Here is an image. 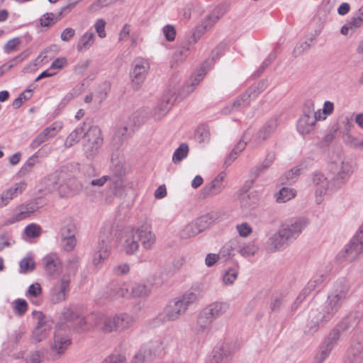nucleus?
Masks as SVG:
<instances>
[{"label":"nucleus","instance_id":"f257e3e1","mask_svg":"<svg viewBox=\"0 0 363 363\" xmlns=\"http://www.w3.org/2000/svg\"><path fill=\"white\" fill-rule=\"evenodd\" d=\"M348 294L349 286L347 284L339 286L328 296L327 301L321 311L311 310L307 325L308 332L314 333L318 330L320 326L332 320L348 298Z\"/></svg>","mask_w":363,"mask_h":363},{"label":"nucleus","instance_id":"f03ea898","mask_svg":"<svg viewBox=\"0 0 363 363\" xmlns=\"http://www.w3.org/2000/svg\"><path fill=\"white\" fill-rule=\"evenodd\" d=\"M228 6L220 4L208 14L198 26L194 32L182 43L180 48L174 53V57L177 61H183L190 53L194 45L201 35L212 26L227 12Z\"/></svg>","mask_w":363,"mask_h":363},{"label":"nucleus","instance_id":"7ed1b4c3","mask_svg":"<svg viewBox=\"0 0 363 363\" xmlns=\"http://www.w3.org/2000/svg\"><path fill=\"white\" fill-rule=\"evenodd\" d=\"M352 173L351 164L345 162H342L340 167H336L333 176L330 178V182L323 174L314 173L312 177V185L315 189L316 203L321 202L322 196L326 194L329 187L331 189L340 188L348 180Z\"/></svg>","mask_w":363,"mask_h":363},{"label":"nucleus","instance_id":"20e7f679","mask_svg":"<svg viewBox=\"0 0 363 363\" xmlns=\"http://www.w3.org/2000/svg\"><path fill=\"white\" fill-rule=\"evenodd\" d=\"M278 127V121L277 118H272L267 121L262 128L256 133V134L250 139V135L248 131H246L241 140L237 143L233 147L231 152L229 153L228 157L224 162L225 167L230 166L232 162L238 157L239 153H240L246 147L248 141H250V145L252 147H257L267 140L271 135L276 130Z\"/></svg>","mask_w":363,"mask_h":363},{"label":"nucleus","instance_id":"39448f33","mask_svg":"<svg viewBox=\"0 0 363 363\" xmlns=\"http://www.w3.org/2000/svg\"><path fill=\"white\" fill-rule=\"evenodd\" d=\"M89 320L93 322L94 327L106 333L125 330L130 326L133 320L127 313L111 316L101 312L91 313Z\"/></svg>","mask_w":363,"mask_h":363},{"label":"nucleus","instance_id":"423d86ee","mask_svg":"<svg viewBox=\"0 0 363 363\" xmlns=\"http://www.w3.org/2000/svg\"><path fill=\"white\" fill-rule=\"evenodd\" d=\"M196 295L192 291H188L179 298L169 302L164 313L160 315L162 320L173 321L177 320L186 311L189 306L196 300Z\"/></svg>","mask_w":363,"mask_h":363},{"label":"nucleus","instance_id":"0eeeda50","mask_svg":"<svg viewBox=\"0 0 363 363\" xmlns=\"http://www.w3.org/2000/svg\"><path fill=\"white\" fill-rule=\"evenodd\" d=\"M138 113H133L128 121L125 124H122L116 127L113 135V142L116 146H121L128 140L134 133L135 127L140 124Z\"/></svg>","mask_w":363,"mask_h":363},{"label":"nucleus","instance_id":"6e6552de","mask_svg":"<svg viewBox=\"0 0 363 363\" xmlns=\"http://www.w3.org/2000/svg\"><path fill=\"white\" fill-rule=\"evenodd\" d=\"M84 151L89 159H92L99 152L103 144L101 129L96 125L89 127L86 132Z\"/></svg>","mask_w":363,"mask_h":363},{"label":"nucleus","instance_id":"1a4fd4ad","mask_svg":"<svg viewBox=\"0 0 363 363\" xmlns=\"http://www.w3.org/2000/svg\"><path fill=\"white\" fill-rule=\"evenodd\" d=\"M362 252H363V224L345 246L344 251L339 253L338 256H342L348 261H353Z\"/></svg>","mask_w":363,"mask_h":363},{"label":"nucleus","instance_id":"9d476101","mask_svg":"<svg viewBox=\"0 0 363 363\" xmlns=\"http://www.w3.org/2000/svg\"><path fill=\"white\" fill-rule=\"evenodd\" d=\"M308 220L305 218H295L281 224V230L286 238L291 242L301 233L308 225Z\"/></svg>","mask_w":363,"mask_h":363},{"label":"nucleus","instance_id":"9b49d317","mask_svg":"<svg viewBox=\"0 0 363 363\" xmlns=\"http://www.w3.org/2000/svg\"><path fill=\"white\" fill-rule=\"evenodd\" d=\"M130 296V285L125 282L112 281L106 287L104 297L111 300Z\"/></svg>","mask_w":363,"mask_h":363},{"label":"nucleus","instance_id":"f8f14e48","mask_svg":"<svg viewBox=\"0 0 363 363\" xmlns=\"http://www.w3.org/2000/svg\"><path fill=\"white\" fill-rule=\"evenodd\" d=\"M70 290V282L66 277L57 281L50 290V300L53 303L62 302L66 299V294Z\"/></svg>","mask_w":363,"mask_h":363},{"label":"nucleus","instance_id":"ddd939ff","mask_svg":"<svg viewBox=\"0 0 363 363\" xmlns=\"http://www.w3.org/2000/svg\"><path fill=\"white\" fill-rule=\"evenodd\" d=\"M149 63L143 58H138L133 62V69L130 72V78L133 84L140 85L145 79L148 69Z\"/></svg>","mask_w":363,"mask_h":363},{"label":"nucleus","instance_id":"4468645a","mask_svg":"<svg viewBox=\"0 0 363 363\" xmlns=\"http://www.w3.org/2000/svg\"><path fill=\"white\" fill-rule=\"evenodd\" d=\"M61 128L62 123L60 122L53 123L50 126L45 128L31 141L30 147L32 149L38 148L43 143L55 136Z\"/></svg>","mask_w":363,"mask_h":363},{"label":"nucleus","instance_id":"2eb2a0df","mask_svg":"<svg viewBox=\"0 0 363 363\" xmlns=\"http://www.w3.org/2000/svg\"><path fill=\"white\" fill-rule=\"evenodd\" d=\"M135 236L140 242L143 247L145 250H150L154 246L156 238L154 233L150 230V227L147 225H142L139 228H134Z\"/></svg>","mask_w":363,"mask_h":363},{"label":"nucleus","instance_id":"dca6fc26","mask_svg":"<svg viewBox=\"0 0 363 363\" xmlns=\"http://www.w3.org/2000/svg\"><path fill=\"white\" fill-rule=\"evenodd\" d=\"M261 91L255 86L250 87L240 97L238 98L232 104L231 111H235L250 104L252 99H255Z\"/></svg>","mask_w":363,"mask_h":363},{"label":"nucleus","instance_id":"f3484780","mask_svg":"<svg viewBox=\"0 0 363 363\" xmlns=\"http://www.w3.org/2000/svg\"><path fill=\"white\" fill-rule=\"evenodd\" d=\"M289 243L290 241L280 228L277 233L269 238L267 242V247L268 251L274 252L285 247Z\"/></svg>","mask_w":363,"mask_h":363},{"label":"nucleus","instance_id":"a211bd4d","mask_svg":"<svg viewBox=\"0 0 363 363\" xmlns=\"http://www.w3.org/2000/svg\"><path fill=\"white\" fill-rule=\"evenodd\" d=\"M232 352L227 344L216 347L213 350V355L208 363H231Z\"/></svg>","mask_w":363,"mask_h":363},{"label":"nucleus","instance_id":"6ab92c4d","mask_svg":"<svg viewBox=\"0 0 363 363\" xmlns=\"http://www.w3.org/2000/svg\"><path fill=\"white\" fill-rule=\"evenodd\" d=\"M224 174H220L209 184H206L201 190V194L203 198L209 196H215L220 193L224 189Z\"/></svg>","mask_w":363,"mask_h":363},{"label":"nucleus","instance_id":"aec40b11","mask_svg":"<svg viewBox=\"0 0 363 363\" xmlns=\"http://www.w3.org/2000/svg\"><path fill=\"white\" fill-rule=\"evenodd\" d=\"M229 309V305L225 302H213L202 311L213 320L224 315Z\"/></svg>","mask_w":363,"mask_h":363},{"label":"nucleus","instance_id":"412c9836","mask_svg":"<svg viewBox=\"0 0 363 363\" xmlns=\"http://www.w3.org/2000/svg\"><path fill=\"white\" fill-rule=\"evenodd\" d=\"M361 317L362 315L360 313L357 311L351 312L342 318L335 326V328L338 329L339 332H344L352 328H354L360 322Z\"/></svg>","mask_w":363,"mask_h":363},{"label":"nucleus","instance_id":"4be33fe9","mask_svg":"<svg viewBox=\"0 0 363 363\" xmlns=\"http://www.w3.org/2000/svg\"><path fill=\"white\" fill-rule=\"evenodd\" d=\"M43 261L45 269L48 274L55 275L60 272L62 269V262L56 254L46 255Z\"/></svg>","mask_w":363,"mask_h":363},{"label":"nucleus","instance_id":"5701e85b","mask_svg":"<svg viewBox=\"0 0 363 363\" xmlns=\"http://www.w3.org/2000/svg\"><path fill=\"white\" fill-rule=\"evenodd\" d=\"M71 344V340L69 336L62 335L58 329L55 334L54 343L52 346V350L58 356L64 354L69 345Z\"/></svg>","mask_w":363,"mask_h":363},{"label":"nucleus","instance_id":"b1692460","mask_svg":"<svg viewBox=\"0 0 363 363\" xmlns=\"http://www.w3.org/2000/svg\"><path fill=\"white\" fill-rule=\"evenodd\" d=\"M71 344V340L69 336L62 335L58 329L55 334L54 343L52 346V350L58 356L64 354L69 345Z\"/></svg>","mask_w":363,"mask_h":363},{"label":"nucleus","instance_id":"393cba45","mask_svg":"<svg viewBox=\"0 0 363 363\" xmlns=\"http://www.w3.org/2000/svg\"><path fill=\"white\" fill-rule=\"evenodd\" d=\"M89 127H91L89 123L84 122L82 125H78L66 138L65 145L69 147L77 143L83 137L86 138V132Z\"/></svg>","mask_w":363,"mask_h":363},{"label":"nucleus","instance_id":"a878e982","mask_svg":"<svg viewBox=\"0 0 363 363\" xmlns=\"http://www.w3.org/2000/svg\"><path fill=\"white\" fill-rule=\"evenodd\" d=\"M26 184L21 182L16 184L0 195V208L6 206L9 201L26 189Z\"/></svg>","mask_w":363,"mask_h":363},{"label":"nucleus","instance_id":"bb28decb","mask_svg":"<svg viewBox=\"0 0 363 363\" xmlns=\"http://www.w3.org/2000/svg\"><path fill=\"white\" fill-rule=\"evenodd\" d=\"M315 123V116L302 115L297 123V130L301 135L305 136L313 130Z\"/></svg>","mask_w":363,"mask_h":363},{"label":"nucleus","instance_id":"cd10ccee","mask_svg":"<svg viewBox=\"0 0 363 363\" xmlns=\"http://www.w3.org/2000/svg\"><path fill=\"white\" fill-rule=\"evenodd\" d=\"M313 163V160L310 158L306 160L303 162L301 164V168L298 167H295L292 168L291 170L286 172L284 175L281 177V183H286L289 184H294L297 177L299 176L301 169L303 168H307L308 166H311Z\"/></svg>","mask_w":363,"mask_h":363},{"label":"nucleus","instance_id":"c85d7f7f","mask_svg":"<svg viewBox=\"0 0 363 363\" xmlns=\"http://www.w3.org/2000/svg\"><path fill=\"white\" fill-rule=\"evenodd\" d=\"M172 95L164 94L157 105L154 111V117L156 120L162 118L171 109L172 103L171 101Z\"/></svg>","mask_w":363,"mask_h":363},{"label":"nucleus","instance_id":"c756f323","mask_svg":"<svg viewBox=\"0 0 363 363\" xmlns=\"http://www.w3.org/2000/svg\"><path fill=\"white\" fill-rule=\"evenodd\" d=\"M123 249L127 255H133L139 249V242L135 236L134 228L128 231L125 235Z\"/></svg>","mask_w":363,"mask_h":363},{"label":"nucleus","instance_id":"7c9ffc66","mask_svg":"<svg viewBox=\"0 0 363 363\" xmlns=\"http://www.w3.org/2000/svg\"><path fill=\"white\" fill-rule=\"evenodd\" d=\"M287 296L286 291L274 292L270 298L269 308L272 312L278 313L284 305V299Z\"/></svg>","mask_w":363,"mask_h":363},{"label":"nucleus","instance_id":"2f4dec72","mask_svg":"<svg viewBox=\"0 0 363 363\" xmlns=\"http://www.w3.org/2000/svg\"><path fill=\"white\" fill-rule=\"evenodd\" d=\"M223 219V218H218L216 213H210L200 216L196 220V222L197 223V225L201 231H203L209 228L211 225L216 223V222H219Z\"/></svg>","mask_w":363,"mask_h":363},{"label":"nucleus","instance_id":"473e14b6","mask_svg":"<svg viewBox=\"0 0 363 363\" xmlns=\"http://www.w3.org/2000/svg\"><path fill=\"white\" fill-rule=\"evenodd\" d=\"M213 321V320H211L203 311H201L198 316L195 328L196 333L200 334L208 332Z\"/></svg>","mask_w":363,"mask_h":363},{"label":"nucleus","instance_id":"72a5a7b5","mask_svg":"<svg viewBox=\"0 0 363 363\" xmlns=\"http://www.w3.org/2000/svg\"><path fill=\"white\" fill-rule=\"evenodd\" d=\"M94 43V33L91 30H87L78 42L77 49L79 52H84L91 48Z\"/></svg>","mask_w":363,"mask_h":363},{"label":"nucleus","instance_id":"f704fd0d","mask_svg":"<svg viewBox=\"0 0 363 363\" xmlns=\"http://www.w3.org/2000/svg\"><path fill=\"white\" fill-rule=\"evenodd\" d=\"M109 246L104 240L99 243L98 250L93 257V263L98 267L100 263L108 257Z\"/></svg>","mask_w":363,"mask_h":363},{"label":"nucleus","instance_id":"c9c22d12","mask_svg":"<svg viewBox=\"0 0 363 363\" xmlns=\"http://www.w3.org/2000/svg\"><path fill=\"white\" fill-rule=\"evenodd\" d=\"M79 260L76 256L72 257L69 260L67 261L65 269L66 272L62 277H66L71 282L72 277H74L79 269Z\"/></svg>","mask_w":363,"mask_h":363},{"label":"nucleus","instance_id":"e433bc0d","mask_svg":"<svg viewBox=\"0 0 363 363\" xmlns=\"http://www.w3.org/2000/svg\"><path fill=\"white\" fill-rule=\"evenodd\" d=\"M164 348V346L162 341L160 339H156L150 341L148 345L143 350H146V353L152 358V357L160 354Z\"/></svg>","mask_w":363,"mask_h":363},{"label":"nucleus","instance_id":"4c0bfd02","mask_svg":"<svg viewBox=\"0 0 363 363\" xmlns=\"http://www.w3.org/2000/svg\"><path fill=\"white\" fill-rule=\"evenodd\" d=\"M130 296L145 298L150 295V288L148 285L135 283L131 287Z\"/></svg>","mask_w":363,"mask_h":363},{"label":"nucleus","instance_id":"58836bf2","mask_svg":"<svg viewBox=\"0 0 363 363\" xmlns=\"http://www.w3.org/2000/svg\"><path fill=\"white\" fill-rule=\"evenodd\" d=\"M340 337V332L338 329L334 328L328 336L325 337V342L323 345V347L331 352L334 346L336 345Z\"/></svg>","mask_w":363,"mask_h":363},{"label":"nucleus","instance_id":"ea45409f","mask_svg":"<svg viewBox=\"0 0 363 363\" xmlns=\"http://www.w3.org/2000/svg\"><path fill=\"white\" fill-rule=\"evenodd\" d=\"M362 359L360 346L357 348L350 347L347 350L344 363H362Z\"/></svg>","mask_w":363,"mask_h":363},{"label":"nucleus","instance_id":"a19ab883","mask_svg":"<svg viewBox=\"0 0 363 363\" xmlns=\"http://www.w3.org/2000/svg\"><path fill=\"white\" fill-rule=\"evenodd\" d=\"M330 269L319 270L308 281L309 287L315 289L321 287L324 281L326 280Z\"/></svg>","mask_w":363,"mask_h":363},{"label":"nucleus","instance_id":"79ce46f5","mask_svg":"<svg viewBox=\"0 0 363 363\" xmlns=\"http://www.w3.org/2000/svg\"><path fill=\"white\" fill-rule=\"evenodd\" d=\"M35 211V208L30 205L21 206L18 213H16L13 218L9 221V223H13L17 221L27 218Z\"/></svg>","mask_w":363,"mask_h":363},{"label":"nucleus","instance_id":"37998d69","mask_svg":"<svg viewBox=\"0 0 363 363\" xmlns=\"http://www.w3.org/2000/svg\"><path fill=\"white\" fill-rule=\"evenodd\" d=\"M296 196V191L288 187L281 188L276 194V201L278 203H285Z\"/></svg>","mask_w":363,"mask_h":363},{"label":"nucleus","instance_id":"c03bdc74","mask_svg":"<svg viewBox=\"0 0 363 363\" xmlns=\"http://www.w3.org/2000/svg\"><path fill=\"white\" fill-rule=\"evenodd\" d=\"M33 318L37 321V325L35 328H43L47 329H51L52 323L49 318L46 317L41 311H33Z\"/></svg>","mask_w":363,"mask_h":363},{"label":"nucleus","instance_id":"a18cd8bd","mask_svg":"<svg viewBox=\"0 0 363 363\" xmlns=\"http://www.w3.org/2000/svg\"><path fill=\"white\" fill-rule=\"evenodd\" d=\"M89 317L90 315L86 318L79 315L78 320L72 325L74 330L77 332H83L90 329L93 326V322L89 320Z\"/></svg>","mask_w":363,"mask_h":363},{"label":"nucleus","instance_id":"49530a36","mask_svg":"<svg viewBox=\"0 0 363 363\" xmlns=\"http://www.w3.org/2000/svg\"><path fill=\"white\" fill-rule=\"evenodd\" d=\"M60 18L61 16H59V13L57 15L53 13H45L40 18L39 22L43 27H50L55 24Z\"/></svg>","mask_w":363,"mask_h":363},{"label":"nucleus","instance_id":"de8ad7c7","mask_svg":"<svg viewBox=\"0 0 363 363\" xmlns=\"http://www.w3.org/2000/svg\"><path fill=\"white\" fill-rule=\"evenodd\" d=\"M189 152V146L186 143H182L178 148L175 150L172 156V161L174 163L180 162L182 160L186 158Z\"/></svg>","mask_w":363,"mask_h":363},{"label":"nucleus","instance_id":"09e8293b","mask_svg":"<svg viewBox=\"0 0 363 363\" xmlns=\"http://www.w3.org/2000/svg\"><path fill=\"white\" fill-rule=\"evenodd\" d=\"M79 314L72 308H64L61 313V319L71 323L73 325L79 318Z\"/></svg>","mask_w":363,"mask_h":363},{"label":"nucleus","instance_id":"8fccbe9b","mask_svg":"<svg viewBox=\"0 0 363 363\" xmlns=\"http://www.w3.org/2000/svg\"><path fill=\"white\" fill-rule=\"evenodd\" d=\"M201 232V230L199 228L197 223L195 221L194 223H189L185 226L182 232V237L184 238H191L197 235Z\"/></svg>","mask_w":363,"mask_h":363},{"label":"nucleus","instance_id":"3c124183","mask_svg":"<svg viewBox=\"0 0 363 363\" xmlns=\"http://www.w3.org/2000/svg\"><path fill=\"white\" fill-rule=\"evenodd\" d=\"M195 138L200 143H208L210 140L208 128L204 125H199L196 130Z\"/></svg>","mask_w":363,"mask_h":363},{"label":"nucleus","instance_id":"603ef678","mask_svg":"<svg viewBox=\"0 0 363 363\" xmlns=\"http://www.w3.org/2000/svg\"><path fill=\"white\" fill-rule=\"evenodd\" d=\"M38 162V155L37 153L33 155L31 157H30L27 161L25 162V164L23 165V167L21 168L19 171V174L21 176H26L28 174L35 164Z\"/></svg>","mask_w":363,"mask_h":363},{"label":"nucleus","instance_id":"864d4df0","mask_svg":"<svg viewBox=\"0 0 363 363\" xmlns=\"http://www.w3.org/2000/svg\"><path fill=\"white\" fill-rule=\"evenodd\" d=\"M240 248L238 247V241L236 239H233L227 242L221 249L220 252L223 253L224 256L232 257L234 256L235 251L238 252Z\"/></svg>","mask_w":363,"mask_h":363},{"label":"nucleus","instance_id":"5fc2aeb1","mask_svg":"<svg viewBox=\"0 0 363 363\" xmlns=\"http://www.w3.org/2000/svg\"><path fill=\"white\" fill-rule=\"evenodd\" d=\"M240 248L238 247V241L236 239H233L227 242L221 249L220 252L223 253L224 256L232 257L234 256L235 251L238 252Z\"/></svg>","mask_w":363,"mask_h":363},{"label":"nucleus","instance_id":"6e6d98bb","mask_svg":"<svg viewBox=\"0 0 363 363\" xmlns=\"http://www.w3.org/2000/svg\"><path fill=\"white\" fill-rule=\"evenodd\" d=\"M13 311L19 315H23L28 310V305L26 300L21 298H17L13 302Z\"/></svg>","mask_w":363,"mask_h":363},{"label":"nucleus","instance_id":"4d7b16f0","mask_svg":"<svg viewBox=\"0 0 363 363\" xmlns=\"http://www.w3.org/2000/svg\"><path fill=\"white\" fill-rule=\"evenodd\" d=\"M258 247L252 242H249L247 245H245L242 247H240L238 250V252H239L242 256L245 257H248L250 256H253L256 252L257 251Z\"/></svg>","mask_w":363,"mask_h":363},{"label":"nucleus","instance_id":"13d9d810","mask_svg":"<svg viewBox=\"0 0 363 363\" xmlns=\"http://www.w3.org/2000/svg\"><path fill=\"white\" fill-rule=\"evenodd\" d=\"M41 228L39 225L31 223L27 225L24 230L25 234L30 238H35L40 235Z\"/></svg>","mask_w":363,"mask_h":363},{"label":"nucleus","instance_id":"bf43d9fd","mask_svg":"<svg viewBox=\"0 0 363 363\" xmlns=\"http://www.w3.org/2000/svg\"><path fill=\"white\" fill-rule=\"evenodd\" d=\"M42 294V288L39 283L32 284L26 293L27 298H37Z\"/></svg>","mask_w":363,"mask_h":363},{"label":"nucleus","instance_id":"052dcab7","mask_svg":"<svg viewBox=\"0 0 363 363\" xmlns=\"http://www.w3.org/2000/svg\"><path fill=\"white\" fill-rule=\"evenodd\" d=\"M50 329L43 328H35L33 331V339L37 342H40L47 337Z\"/></svg>","mask_w":363,"mask_h":363},{"label":"nucleus","instance_id":"680f3d73","mask_svg":"<svg viewBox=\"0 0 363 363\" xmlns=\"http://www.w3.org/2000/svg\"><path fill=\"white\" fill-rule=\"evenodd\" d=\"M21 272H27L34 270L35 263L32 258L25 257L20 262Z\"/></svg>","mask_w":363,"mask_h":363},{"label":"nucleus","instance_id":"e2e57ef3","mask_svg":"<svg viewBox=\"0 0 363 363\" xmlns=\"http://www.w3.org/2000/svg\"><path fill=\"white\" fill-rule=\"evenodd\" d=\"M106 22L103 18L97 19L94 25L96 32L98 34L99 37L101 38H104L106 35V33L105 30Z\"/></svg>","mask_w":363,"mask_h":363},{"label":"nucleus","instance_id":"0e129e2a","mask_svg":"<svg viewBox=\"0 0 363 363\" xmlns=\"http://www.w3.org/2000/svg\"><path fill=\"white\" fill-rule=\"evenodd\" d=\"M236 229L240 236L248 237L252 232V227L247 223H242L236 225Z\"/></svg>","mask_w":363,"mask_h":363},{"label":"nucleus","instance_id":"69168bd1","mask_svg":"<svg viewBox=\"0 0 363 363\" xmlns=\"http://www.w3.org/2000/svg\"><path fill=\"white\" fill-rule=\"evenodd\" d=\"M43 358V353L39 350L30 352L26 358V363H40Z\"/></svg>","mask_w":363,"mask_h":363},{"label":"nucleus","instance_id":"338daca9","mask_svg":"<svg viewBox=\"0 0 363 363\" xmlns=\"http://www.w3.org/2000/svg\"><path fill=\"white\" fill-rule=\"evenodd\" d=\"M151 358L146 353V350H140L133 357L130 363H145Z\"/></svg>","mask_w":363,"mask_h":363},{"label":"nucleus","instance_id":"774afa93","mask_svg":"<svg viewBox=\"0 0 363 363\" xmlns=\"http://www.w3.org/2000/svg\"><path fill=\"white\" fill-rule=\"evenodd\" d=\"M102 363H126V358L121 354H111L106 357Z\"/></svg>","mask_w":363,"mask_h":363}]
</instances>
